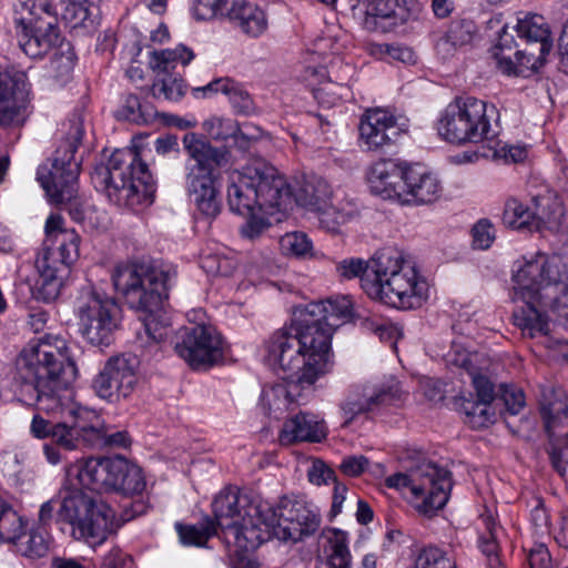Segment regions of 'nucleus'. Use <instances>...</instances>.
<instances>
[{
    "instance_id": "1",
    "label": "nucleus",
    "mask_w": 568,
    "mask_h": 568,
    "mask_svg": "<svg viewBox=\"0 0 568 568\" xmlns=\"http://www.w3.org/2000/svg\"><path fill=\"white\" fill-rule=\"evenodd\" d=\"M214 523L226 540L241 550H254L275 537L298 541L320 527V515L305 504L284 497L276 507L253 501L239 489L222 490L212 503Z\"/></svg>"
},
{
    "instance_id": "2",
    "label": "nucleus",
    "mask_w": 568,
    "mask_h": 568,
    "mask_svg": "<svg viewBox=\"0 0 568 568\" xmlns=\"http://www.w3.org/2000/svg\"><path fill=\"white\" fill-rule=\"evenodd\" d=\"M77 377L69 342L60 335L45 334L29 341L16 358L14 381L23 402L65 419L80 410H91L74 400L71 385Z\"/></svg>"
},
{
    "instance_id": "3",
    "label": "nucleus",
    "mask_w": 568,
    "mask_h": 568,
    "mask_svg": "<svg viewBox=\"0 0 568 568\" xmlns=\"http://www.w3.org/2000/svg\"><path fill=\"white\" fill-rule=\"evenodd\" d=\"M513 283L511 300L523 303L513 314L514 323L524 335L548 333V317L538 306L548 307L568 328V267L559 255L517 261Z\"/></svg>"
},
{
    "instance_id": "4",
    "label": "nucleus",
    "mask_w": 568,
    "mask_h": 568,
    "mask_svg": "<svg viewBox=\"0 0 568 568\" xmlns=\"http://www.w3.org/2000/svg\"><path fill=\"white\" fill-rule=\"evenodd\" d=\"M336 272L345 280L361 276V286L372 300L398 310L418 308L428 298L427 280L395 248H384L368 262L345 258L336 264Z\"/></svg>"
},
{
    "instance_id": "5",
    "label": "nucleus",
    "mask_w": 568,
    "mask_h": 568,
    "mask_svg": "<svg viewBox=\"0 0 568 568\" xmlns=\"http://www.w3.org/2000/svg\"><path fill=\"white\" fill-rule=\"evenodd\" d=\"M174 275L168 265L155 261L121 264L112 274L115 290L132 307L146 313L135 337L136 347L144 354L156 353L169 335V325L156 312L169 297Z\"/></svg>"
},
{
    "instance_id": "6",
    "label": "nucleus",
    "mask_w": 568,
    "mask_h": 568,
    "mask_svg": "<svg viewBox=\"0 0 568 568\" xmlns=\"http://www.w3.org/2000/svg\"><path fill=\"white\" fill-rule=\"evenodd\" d=\"M267 361L283 378L298 385H313L332 365L326 337L312 329L307 320L293 311L292 325L275 331L265 342Z\"/></svg>"
},
{
    "instance_id": "7",
    "label": "nucleus",
    "mask_w": 568,
    "mask_h": 568,
    "mask_svg": "<svg viewBox=\"0 0 568 568\" xmlns=\"http://www.w3.org/2000/svg\"><path fill=\"white\" fill-rule=\"evenodd\" d=\"M227 183V205L239 215L257 211L272 215L291 203V190L284 178L261 159L251 161L241 171H232Z\"/></svg>"
},
{
    "instance_id": "8",
    "label": "nucleus",
    "mask_w": 568,
    "mask_h": 568,
    "mask_svg": "<svg viewBox=\"0 0 568 568\" xmlns=\"http://www.w3.org/2000/svg\"><path fill=\"white\" fill-rule=\"evenodd\" d=\"M183 148L187 159L184 164L185 189L200 214L215 219L222 209L220 181L222 170L230 165V151L211 144L196 133H186Z\"/></svg>"
},
{
    "instance_id": "9",
    "label": "nucleus",
    "mask_w": 568,
    "mask_h": 568,
    "mask_svg": "<svg viewBox=\"0 0 568 568\" xmlns=\"http://www.w3.org/2000/svg\"><path fill=\"white\" fill-rule=\"evenodd\" d=\"M92 180L119 207L135 211L153 202L155 182L148 165L132 149L115 150L105 164L95 168Z\"/></svg>"
},
{
    "instance_id": "10",
    "label": "nucleus",
    "mask_w": 568,
    "mask_h": 568,
    "mask_svg": "<svg viewBox=\"0 0 568 568\" xmlns=\"http://www.w3.org/2000/svg\"><path fill=\"white\" fill-rule=\"evenodd\" d=\"M84 135L81 116L74 115L62 123L59 144L50 163L42 164L37 171V181L44 190L49 202L65 205L68 209L78 201V175L80 162L75 152Z\"/></svg>"
},
{
    "instance_id": "11",
    "label": "nucleus",
    "mask_w": 568,
    "mask_h": 568,
    "mask_svg": "<svg viewBox=\"0 0 568 568\" xmlns=\"http://www.w3.org/2000/svg\"><path fill=\"white\" fill-rule=\"evenodd\" d=\"M57 510V518L68 523L75 539L90 546L101 545L113 531L114 511L102 499L81 490L69 493L62 500L50 499L39 510V520L47 524Z\"/></svg>"
},
{
    "instance_id": "12",
    "label": "nucleus",
    "mask_w": 568,
    "mask_h": 568,
    "mask_svg": "<svg viewBox=\"0 0 568 568\" xmlns=\"http://www.w3.org/2000/svg\"><path fill=\"white\" fill-rule=\"evenodd\" d=\"M385 486L400 491L419 514L432 516L448 501L452 479L446 468L424 460L407 473L388 476Z\"/></svg>"
},
{
    "instance_id": "13",
    "label": "nucleus",
    "mask_w": 568,
    "mask_h": 568,
    "mask_svg": "<svg viewBox=\"0 0 568 568\" xmlns=\"http://www.w3.org/2000/svg\"><path fill=\"white\" fill-rule=\"evenodd\" d=\"M485 101L475 97H457L440 113L436 129L438 135L452 144L479 143L495 135L491 115Z\"/></svg>"
},
{
    "instance_id": "14",
    "label": "nucleus",
    "mask_w": 568,
    "mask_h": 568,
    "mask_svg": "<svg viewBox=\"0 0 568 568\" xmlns=\"http://www.w3.org/2000/svg\"><path fill=\"white\" fill-rule=\"evenodd\" d=\"M23 6L29 16L14 19L18 43L26 55L40 59L64 42L58 28V14L51 0H32L30 6Z\"/></svg>"
},
{
    "instance_id": "15",
    "label": "nucleus",
    "mask_w": 568,
    "mask_h": 568,
    "mask_svg": "<svg viewBox=\"0 0 568 568\" xmlns=\"http://www.w3.org/2000/svg\"><path fill=\"white\" fill-rule=\"evenodd\" d=\"M78 326L81 336L94 346H109L121 323V307L105 293L95 290L82 292L78 298Z\"/></svg>"
},
{
    "instance_id": "16",
    "label": "nucleus",
    "mask_w": 568,
    "mask_h": 568,
    "mask_svg": "<svg viewBox=\"0 0 568 568\" xmlns=\"http://www.w3.org/2000/svg\"><path fill=\"white\" fill-rule=\"evenodd\" d=\"M79 245V234L75 231H70L60 234L59 245L55 248L43 244L39 250L34 261L39 274L38 298L49 303L60 295L63 274L78 260Z\"/></svg>"
},
{
    "instance_id": "17",
    "label": "nucleus",
    "mask_w": 568,
    "mask_h": 568,
    "mask_svg": "<svg viewBox=\"0 0 568 568\" xmlns=\"http://www.w3.org/2000/svg\"><path fill=\"white\" fill-rule=\"evenodd\" d=\"M174 349L194 369L211 367L224 356L222 336L214 327L204 324L180 328Z\"/></svg>"
},
{
    "instance_id": "18",
    "label": "nucleus",
    "mask_w": 568,
    "mask_h": 568,
    "mask_svg": "<svg viewBox=\"0 0 568 568\" xmlns=\"http://www.w3.org/2000/svg\"><path fill=\"white\" fill-rule=\"evenodd\" d=\"M406 120L382 108L367 109L358 125V144L366 152H384L406 133Z\"/></svg>"
},
{
    "instance_id": "19",
    "label": "nucleus",
    "mask_w": 568,
    "mask_h": 568,
    "mask_svg": "<svg viewBox=\"0 0 568 568\" xmlns=\"http://www.w3.org/2000/svg\"><path fill=\"white\" fill-rule=\"evenodd\" d=\"M400 398L399 383L395 379L378 385H355L339 405L343 426H348L361 414L393 405Z\"/></svg>"
},
{
    "instance_id": "20",
    "label": "nucleus",
    "mask_w": 568,
    "mask_h": 568,
    "mask_svg": "<svg viewBox=\"0 0 568 568\" xmlns=\"http://www.w3.org/2000/svg\"><path fill=\"white\" fill-rule=\"evenodd\" d=\"M135 368L134 357L121 355L109 358L93 379L95 394L110 403L126 398L136 385Z\"/></svg>"
},
{
    "instance_id": "21",
    "label": "nucleus",
    "mask_w": 568,
    "mask_h": 568,
    "mask_svg": "<svg viewBox=\"0 0 568 568\" xmlns=\"http://www.w3.org/2000/svg\"><path fill=\"white\" fill-rule=\"evenodd\" d=\"M294 311L300 318L307 320L312 329L326 337V345L331 348L335 329L352 317L353 304L348 296H337L326 301L298 305Z\"/></svg>"
},
{
    "instance_id": "22",
    "label": "nucleus",
    "mask_w": 568,
    "mask_h": 568,
    "mask_svg": "<svg viewBox=\"0 0 568 568\" xmlns=\"http://www.w3.org/2000/svg\"><path fill=\"white\" fill-rule=\"evenodd\" d=\"M333 191L328 182L318 175L307 176L296 192V202L321 213L320 222L329 232H336L346 222V214L331 204Z\"/></svg>"
},
{
    "instance_id": "23",
    "label": "nucleus",
    "mask_w": 568,
    "mask_h": 568,
    "mask_svg": "<svg viewBox=\"0 0 568 568\" xmlns=\"http://www.w3.org/2000/svg\"><path fill=\"white\" fill-rule=\"evenodd\" d=\"M146 490V479L143 469L132 460L123 456H114L113 471L111 475L110 491L124 497L138 498L131 505V513L125 510L124 520H131L146 510L143 494Z\"/></svg>"
},
{
    "instance_id": "24",
    "label": "nucleus",
    "mask_w": 568,
    "mask_h": 568,
    "mask_svg": "<svg viewBox=\"0 0 568 568\" xmlns=\"http://www.w3.org/2000/svg\"><path fill=\"white\" fill-rule=\"evenodd\" d=\"M443 192L438 176L422 165H405L404 187L398 202L404 205H428L436 202Z\"/></svg>"
},
{
    "instance_id": "25",
    "label": "nucleus",
    "mask_w": 568,
    "mask_h": 568,
    "mask_svg": "<svg viewBox=\"0 0 568 568\" xmlns=\"http://www.w3.org/2000/svg\"><path fill=\"white\" fill-rule=\"evenodd\" d=\"M92 422H98V414L93 409L80 410L78 415L57 422L52 444L68 452L78 449L81 443L90 446V434H94Z\"/></svg>"
},
{
    "instance_id": "26",
    "label": "nucleus",
    "mask_w": 568,
    "mask_h": 568,
    "mask_svg": "<svg viewBox=\"0 0 568 568\" xmlns=\"http://www.w3.org/2000/svg\"><path fill=\"white\" fill-rule=\"evenodd\" d=\"M326 436L327 427L323 418L313 413L300 412L284 422L278 440L290 446L300 442L320 443Z\"/></svg>"
},
{
    "instance_id": "27",
    "label": "nucleus",
    "mask_w": 568,
    "mask_h": 568,
    "mask_svg": "<svg viewBox=\"0 0 568 568\" xmlns=\"http://www.w3.org/2000/svg\"><path fill=\"white\" fill-rule=\"evenodd\" d=\"M113 465L114 456L90 457L70 465L67 474L70 478H75L83 488L109 491Z\"/></svg>"
},
{
    "instance_id": "28",
    "label": "nucleus",
    "mask_w": 568,
    "mask_h": 568,
    "mask_svg": "<svg viewBox=\"0 0 568 568\" xmlns=\"http://www.w3.org/2000/svg\"><path fill=\"white\" fill-rule=\"evenodd\" d=\"M405 166L393 160L375 162L368 172L367 181L372 193L384 200L398 202L404 187Z\"/></svg>"
},
{
    "instance_id": "29",
    "label": "nucleus",
    "mask_w": 568,
    "mask_h": 568,
    "mask_svg": "<svg viewBox=\"0 0 568 568\" xmlns=\"http://www.w3.org/2000/svg\"><path fill=\"white\" fill-rule=\"evenodd\" d=\"M509 36L505 30L499 38L498 49L500 52L495 53L498 69L506 75H515L527 78L536 72L546 61V57L549 53H541V49L538 48V54L535 52H527L525 50H518L515 52V60L511 57L504 53V49H510V42L513 39H508Z\"/></svg>"
},
{
    "instance_id": "30",
    "label": "nucleus",
    "mask_w": 568,
    "mask_h": 568,
    "mask_svg": "<svg viewBox=\"0 0 568 568\" xmlns=\"http://www.w3.org/2000/svg\"><path fill=\"white\" fill-rule=\"evenodd\" d=\"M226 16L245 34L257 38L267 29L264 11L246 0H231Z\"/></svg>"
},
{
    "instance_id": "31",
    "label": "nucleus",
    "mask_w": 568,
    "mask_h": 568,
    "mask_svg": "<svg viewBox=\"0 0 568 568\" xmlns=\"http://www.w3.org/2000/svg\"><path fill=\"white\" fill-rule=\"evenodd\" d=\"M320 542L329 568H351L352 556L345 531L337 528H325L321 532Z\"/></svg>"
},
{
    "instance_id": "32",
    "label": "nucleus",
    "mask_w": 568,
    "mask_h": 568,
    "mask_svg": "<svg viewBox=\"0 0 568 568\" xmlns=\"http://www.w3.org/2000/svg\"><path fill=\"white\" fill-rule=\"evenodd\" d=\"M517 36L527 43H537L541 53H549L552 48L550 27L546 19L537 13H526L518 18L515 27Z\"/></svg>"
},
{
    "instance_id": "33",
    "label": "nucleus",
    "mask_w": 568,
    "mask_h": 568,
    "mask_svg": "<svg viewBox=\"0 0 568 568\" xmlns=\"http://www.w3.org/2000/svg\"><path fill=\"white\" fill-rule=\"evenodd\" d=\"M77 61V55L70 42H61L55 48L48 65L49 77L58 84L64 85L71 79Z\"/></svg>"
},
{
    "instance_id": "34",
    "label": "nucleus",
    "mask_w": 568,
    "mask_h": 568,
    "mask_svg": "<svg viewBox=\"0 0 568 568\" xmlns=\"http://www.w3.org/2000/svg\"><path fill=\"white\" fill-rule=\"evenodd\" d=\"M365 12L367 19L392 20V24L396 26L410 18L412 9L405 0H367Z\"/></svg>"
},
{
    "instance_id": "35",
    "label": "nucleus",
    "mask_w": 568,
    "mask_h": 568,
    "mask_svg": "<svg viewBox=\"0 0 568 568\" xmlns=\"http://www.w3.org/2000/svg\"><path fill=\"white\" fill-rule=\"evenodd\" d=\"M153 71L155 72V78L150 89L153 98L178 102L184 97L185 83L180 74L160 70Z\"/></svg>"
},
{
    "instance_id": "36",
    "label": "nucleus",
    "mask_w": 568,
    "mask_h": 568,
    "mask_svg": "<svg viewBox=\"0 0 568 568\" xmlns=\"http://www.w3.org/2000/svg\"><path fill=\"white\" fill-rule=\"evenodd\" d=\"M194 58L195 53L191 48L184 44H179L173 49L151 52L149 63L152 70L173 72L178 64L185 67L190 64Z\"/></svg>"
},
{
    "instance_id": "37",
    "label": "nucleus",
    "mask_w": 568,
    "mask_h": 568,
    "mask_svg": "<svg viewBox=\"0 0 568 568\" xmlns=\"http://www.w3.org/2000/svg\"><path fill=\"white\" fill-rule=\"evenodd\" d=\"M155 115L154 108L148 102H142L133 93H129L123 98L122 104L115 112L116 119L134 124H148L155 119Z\"/></svg>"
},
{
    "instance_id": "38",
    "label": "nucleus",
    "mask_w": 568,
    "mask_h": 568,
    "mask_svg": "<svg viewBox=\"0 0 568 568\" xmlns=\"http://www.w3.org/2000/svg\"><path fill=\"white\" fill-rule=\"evenodd\" d=\"M28 521L0 497V541L17 542Z\"/></svg>"
},
{
    "instance_id": "39",
    "label": "nucleus",
    "mask_w": 568,
    "mask_h": 568,
    "mask_svg": "<svg viewBox=\"0 0 568 568\" xmlns=\"http://www.w3.org/2000/svg\"><path fill=\"white\" fill-rule=\"evenodd\" d=\"M532 222L534 227L539 229L541 224L558 226L564 217V210L557 199L551 197H535Z\"/></svg>"
},
{
    "instance_id": "40",
    "label": "nucleus",
    "mask_w": 568,
    "mask_h": 568,
    "mask_svg": "<svg viewBox=\"0 0 568 568\" xmlns=\"http://www.w3.org/2000/svg\"><path fill=\"white\" fill-rule=\"evenodd\" d=\"M473 356L465 353L459 354L458 358H455L453 362L467 371L475 387L477 398L491 403L495 398V386L487 376L477 372L473 365Z\"/></svg>"
},
{
    "instance_id": "41",
    "label": "nucleus",
    "mask_w": 568,
    "mask_h": 568,
    "mask_svg": "<svg viewBox=\"0 0 568 568\" xmlns=\"http://www.w3.org/2000/svg\"><path fill=\"white\" fill-rule=\"evenodd\" d=\"M13 544L20 555L31 559L41 558L49 550V539L39 528L31 529L28 532L24 530L17 542Z\"/></svg>"
},
{
    "instance_id": "42",
    "label": "nucleus",
    "mask_w": 568,
    "mask_h": 568,
    "mask_svg": "<svg viewBox=\"0 0 568 568\" xmlns=\"http://www.w3.org/2000/svg\"><path fill=\"white\" fill-rule=\"evenodd\" d=\"M175 527L182 544L187 546H203L217 529L214 520L209 517L199 525L176 524Z\"/></svg>"
},
{
    "instance_id": "43",
    "label": "nucleus",
    "mask_w": 568,
    "mask_h": 568,
    "mask_svg": "<svg viewBox=\"0 0 568 568\" xmlns=\"http://www.w3.org/2000/svg\"><path fill=\"white\" fill-rule=\"evenodd\" d=\"M470 40V33L464 29L462 22H453L446 33L442 36L435 45L436 52L443 59L453 57L456 49Z\"/></svg>"
},
{
    "instance_id": "44",
    "label": "nucleus",
    "mask_w": 568,
    "mask_h": 568,
    "mask_svg": "<svg viewBox=\"0 0 568 568\" xmlns=\"http://www.w3.org/2000/svg\"><path fill=\"white\" fill-rule=\"evenodd\" d=\"M460 410L466 416L465 422L473 428L486 427L488 424L493 423L495 415L491 403L479 398H477V400L471 398L464 399L460 405Z\"/></svg>"
},
{
    "instance_id": "45",
    "label": "nucleus",
    "mask_w": 568,
    "mask_h": 568,
    "mask_svg": "<svg viewBox=\"0 0 568 568\" xmlns=\"http://www.w3.org/2000/svg\"><path fill=\"white\" fill-rule=\"evenodd\" d=\"M69 213L75 222L90 230H102L108 225L105 212L93 205L77 201L69 207Z\"/></svg>"
},
{
    "instance_id": "46",
    "label": "nucleus",
    "mask_w": 568,
    "mask_h": 568,
    "mask_svg": "<svg viewBox=\"0 0 568 568\" xmlns=\"http://www.w3.org/2000/svg\"><path fill=\"white\" fill-rule=\"evenodd\" d=\"M503 222L511 229L534 227L532 212L517 199H508L505 203Z\"/></svg>"
},
{
    "instance_id": "47",
    "label": "nucleus",
    "mask_w": 568,
    "mask_h": 568,
    "mask_svg": "<svg viewBox=\"0 0 568 568\" xmlns=\"http://www.w3.org/2000/svg\"><path fill=\"white\" fill-rule=\"evenodd\" d=\"M202 128L207 136L215 141H226L230 138L236 139L241 134L237 122L231 118L213 115L203 122Z\"/></svg>"
},
{
    "instance_id": "48",
    "label": "nucleus",
    "mask_w": 568,
    "mask_h": 568,
    "mask_svg": "<svg viewBox=\"0 0 568 568\" xmlns=\"http://www.w3.org/2000/svg\"><path fill=\"white\" fill-rule=\"evenodd\" d=\"M414 568H457V566L447 550L428 546L417 556Z\"/></svg>"
},
{
    "instance_id": "49",
    "label": "nucleus",
    "mask_w": 568,
    "mask_h": 568,
    "mask_svg": "<svg viewBox=\"0 0 568 568\" xmlns=\"http://www.w3.org/2000/svg\"><path fill=\"white\" fill-rule=\"evenodd\" d=\"M99 423V417L98 422H92L94 434H90L91 447L125 448L130 445V438L126 432L109 433L106 429L100 427Z\"/></svg>"
},
{
    "instance_id": "50",
    "label": "nucleus",
    "mask_w": 568,
    "mask_h": 568,
    "mask_svg": "<svg viewBox=\"0 0 568 568\" xmlns=\"http://www.w3.org/2000/svg\"><path fill=\"white\" fill-rule=\"evenodd\" d=\"M200 265L212 276H230L236 268V261L223 253H207L201 257Z\"/></svg>"
},
{
    "instance_id": "51",
    "label": "nucleus",
    "mask_w": 568,
    "mask_h": 568,
    "mask_svg": "<svg viewBox=\"0 0 568 568\" xmlns=\"http://www.w3.org/2000/svg\"><path fill=\"white\" fill-rule=\"evenodd\" d=\"M26 95L0 100V124L20 125L24 122Z\"/></svg>"
},
{
    "instance_id": "52",
    "label": "nucleus",
    "mask_w": 568,
    "mask_h": 568,
    "mask_svg": "<svg viewBox=\"0 0 568 568\" xmlns=\"http://www.w3.org/2000/svg\"><path fill=\"white\" fill-rule=\"evenodd\" d=\"M343 69L344 75H335L338 92L333 90V85L331 83L315 90V98L321 104L331 108L345 95L343 91H346L347 89L344 82L347 80V75L353 71V68L349 64H345Z\"/></svg>"
},
{
    "instance_id": "53",
    "label": "nucleus",
    "mask_w": 568,
    "mask_h": 568,
    "mask_svg": "<svg viewBox=\"0 0 568 568\" xmlns=\"http://www.w3.org/2000/svg\"><path fill=\"white\" fill-rule=\"evenodd\" d=\"M26 95V77L16 71H0V100Z\"/></svg>"
},
{
    "instance_id": "54",
    "label": "nucleus",
    "mask_w": 568,
    "mask_h": 568,
    "mask_svg": "<svg viewBox=\"0 0 568 568\" xmlns=\"http://www.w3.org/2000/svg\"><path fill=\"white\" fill-rule=\"evenodd\" d=\"M280 246L284 254L306 256L312 250V242L305 233H286L280 240Z\"/></svg>"
},
{
    "instance_id": "55",
    "label": "nucleus",
    "mask_w": 568,
    "mask_h": 568,
    "mask_svg": "<svg viewBox=\"0 0 568 568\" xmlns=\"http://www.w3.org/2000/svg\"><path fill=\"white\" fill-rule=\"evenodd\" d=\"M231 0H194L192 13L199 21L211 20L217 14L226 16Z\"/></svg>"
},
{
    "instance_id": "56",
    "label": "nucleus",
    "mask_w": 568,
    "mask_h": 568,
    "mask_svg": "<svg viewBox=\"0 0 568 568\" xmlns=\"http://www.w3.org/2000/svg\"><path fill=\"white\" fill-rule=\"evenodd\" d=\"M64 8L61 17L72 27H77L87 20L89 14V2L85 0H64Z\"/></svg>"
},
{
    "instance_id": "57",
    "label": "nucleus",
    "mask_w": 568,
    "mask_h": 568,
    "mask_svg": "<svg viewBox=\"0 0 568 568\" xmlns=\"http://www.w3.org/2000/svg\"><path fill=\"white\" fill-rule=\"evenodd\" d=\"M234 84L235 81L231 78H217L209 82L206 85L192 89V94L197 99L211 98L217 93H223L229 97Z\"/></svg>"
},
{
    "instance_id": "58",
    "label": "nucleus",
    "mask_w": 568,
    "mask_h": 568,
    "mask_svg": "<svg viewBox=\"0 0 568 568\" xmlns=\"http://www.w3.org/2000/svg\"><path fill=\"white\" fill-rule=\"evenodd\" d=\"M227 98L233 109L237 113L248 115L252 114L255 110L253 99L248 92L237 82H235Z\"/></svg>"
},
{
    "instance_id": "59",
    "label": "nucleus",
    "mask_w": 568,
    "mask_h": 568,
    "mask_svg": "<svg viewBox=\"0 0 568 568\" xmlns=\"http://www.w3.org/2000/svg\"><path fill=\"white\" fill-rule=\"evenodd\" d=\"M473 244L476 248L487 250L495 240L493 224L488 220L478 221L473 227Z\"/></svg>"
},
{
    "instance_id": "60",
    "label": "nucleus",
    "mask_w": 568,
    "mask_h": 568,
    "mask_svg": "<svg viewBox=\"0 0 568 568\" xmlns=\"http://www.w3.org/2000/svg\"><path fill=\"white\" fill-rule=\"evenodd\" d=\"M487 532L479 537V548L488 558V564L494 557L498 558L497 527L493 521L486 525Z\"/></svg>"
},
{
    "instance_id": "61",
    "label": "nucleus",
    "mask_w": 568,
    "mask_h": 568,
    "mask_svg": "<svg viewBox=\"0 0 568 568\" xmlns=\"http://www.w3.org/2000/svg\"><path fill=\"white\" fill-rule=\"evenodd\" d=\"M501 399L511 415H517L525 405L524 393L515 386H501Z\"/></svg>"
},
{
    "instance_id": "62",
    "label": "nucleus",
    "mask_w": 568,
    "mask_h": 568,
    "mask_svg": "<svg viewBox=\"0 0 568 568\" xmlns=\"http://www.w3.org/2000/svg\"><path fill=\"white\" fill-rule=\"evenodd\" d=\"M307 476L310 481L315 485L328 484L329 481L335 483L337 480L335 471L320 459L313 462Z\"/></svg>"
},
{
    "instance_id": "63",
    "label": "nucleus",
    "mask_w": 568,
    "mask_h": 568,
    "mask_svg": "<svg viewBox=\"0 0 568 568\" xmlns=\"http://www.w3.org/2000/svg\"><path fill=\"white\" fill-rule=\"evenodd\" d=\"M369 460L363 455L345 456L341 464V471L349 477H357L362 475L368 467Z\"/></svg>"
},
{
    "instance_id": "64",
    "label": "nucleus",
    "mask_w": 568,
    "mask_h": 568,
    "mask_svg": "<svg viewBox=\"0 0 568 568\" xmlns=\"http://www.w3.org/2000/svg\"><path fill=\"white\" fill-rule=\"evenodd\" d=\"M550 444L548 455L554 469L560 475L565 476L568 468V448L560 447L554 442V437H549Z\"/></svg>"
}]
</instances>
